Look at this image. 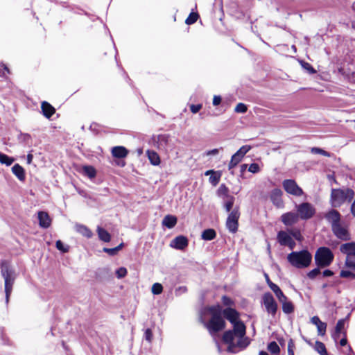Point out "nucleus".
Wrapping results in <instances>:
<instances>
[{
    "instance_id": "obj_5",
    "label": "nucleus",
    "mask_w": 355,
    "mask_h": 355,
    "mask_svg": "<svg viewBox=\"0 0 355 355\" xmlns=\"http://www.w3.org/2000/svg\"><path fill=\"white\" fill-rule=\"evenodd\" d=\"M334 258L333 252L327 247L319 248L314 257L315 264L320 268L329 266L332 263Z\"/></svg>"
},
{
    "instance_id": "obj_62",
    "label": "nucleus",
    "mask_w": 355,
    "mask_h": 355,
    "mask_svg": "<svg viewBox=\"0 0 355 355\" xmlns=\"http://www.w3.org/2000/svg\"><path fill=\"white\" fill-rule=\"evenodd\" d=\"M103 251L104 252H106L110 256H114L116 254V252H115V250L114 248H104L103 249Z\"/></svg>"
},
{
    "instance_id": "obj_18",
    "label": "nucleus",
    "mask_w": 355,
    "mask_h": 355,
    "mask_svg": "<svg viewBox=\"0 0 355 355\" xmlns=\"http://www.w3.org/2000/svg\"><path fill=\"white\" fill-rule=\"evenodd\" d=\"M340 251L347 255V257L355 256V242L343 243L340 247Z\"/></svg>"
},
{
    "instance_id": "obj_2",
    "label": "nucleus",
    "mask_w": 355,
    "mask_h": 355,
    "mask_svg": "<svg viewBox=\"0 0 355 355\" xmlns=\"http://www.w3.org/2000/svg\"><path fill=\"white\" fill-rule=\"evenodd\" d=\"M354 191L350 188L332 189L330 202L333 207H340L345 202H350L354 197Z\"/></svg>"
},
{
    "instance_id": "obj_44",
    "label": "nucleus",
    "mask_w": 355,
    "mask_h": 355,
    "mask_svg": "<svg viewBox=\"0 0 355 355\" xmlns=\"http://www.w3.org/2000/svg\"><path fill=\"white\" fill-rule=\"evenodd\" d=\"M163 291V286L159 283H155L152 286V293L154 295L161 294Z\"/></svg>"
},
{
    "instance_id": "obj_11",
    "label": "nucleus",
    "mask_w": 355,
    "mask_h": 355,
    "mask_svg": "<svg viewBox=\"0 0 355 355\" xmlns=\"http://www.w3.org/2000/svg\"><path fill=\"white\" fill-rule=\"evenodd\" d=\"M284 189L289 194L295 196H301L304 191L297 182L292 179L284 180L282 182Z\"/></svg>"
},
{
    "instance_id": "obj_48",
    "label": "nucleus",
    "mask_w": 355,
    "mask_h": 355,
    "mask_svg": "<svg viewBox=\"0 0 355 355\" xmlns=\"http://www.w3.org/2000/svg\"><path fill=\"white\" fill-rule=\"evenodd\" d=\"M320 273V267H318V268H315L311 270H310L308 273H307V277L309 278V279H314L317 275H318Z\"/></svg>"
},
{
    "instance_id": "obj_14",
    "label": "nucleus",
    "mask_w": 355,
    "mask_h": 355,
    "mask_svg": "<svg viewBox=\"0 0 355 355\" xmlns=\"http://www.w3.org/2000/svg\"><path fill=\"white\" fill-rule=\"evenodd\" d=\"M282 191L278 188L272 189L270 193V200L273 205L278 208L283 207V201L282 199Z\"/></svg>"
},
{
    "instance_id": "obj_59",
    "label": "nucleus",
    "mask_w": 355,
    "mask_h": 355,
    "mask_svg": "<svg viewBox=\"0 0 355 355\" xmlns=\"http://www.w3.org/2000/svg\"><path fill=\"white\" fill-rule=\"evenodd\" d=\"M144 338L145 339L148 341V342H151L152 340V338H153V333H152V331L150 330V329H147L146 331H145V333H144Z\"/></svg>"
},
{
    "instance_id": "obj_15",
    "label": "nucleus",
    "mask_w": 355,
    "mask_h": 355,
    "mask_svg": "<svg viewBox=\"0 0 355 355\" xmlns=\"http://www.w3.org/2000/svg\"><path fill=\"white\" fill-rule=\"evenodd\" d=\"M245 335L240 336L236 331H234V327H233L232 330L225 331L223 335V341L225 344L234 343V337H237L239 340H244V337Z\"/></svg>"
},
{
    "instance_id": "obj_37",
    "label": "nucleus",
    "mask_w": 355,
    "mask_h": 355,
    "mask_svg": "<svg viewBox=\"0 0 355 355\" xmlns=\"http://www.w3.org/2000/svg\"><path fill=\"white\" fill-rule=\"evenodd\" d=\"M220 176H221V175H220V172L215 171L209 177V182L214 186L217 185L218 184V182H220Z\"/></svg>"
},
{
    "instance_id": "obj_33",
    "label": "nucleus",
    "mask_w": 355,
    "mask_h": 355,
    "mask_svg": "<svg viewBox=\"0 0 355 355\" xmlns=\"http://www.w3.org/2000/svg\"><path fill=\"white\" fill-rule=\"evenodd\" d=\"M15 161V159L3 153L0 152V163L6 166H10Z\"/></svg>"
},
{
    "instance_id": "obj_7",
    "label": "nucleus",
    "mask_w": 355,
    "mask_h": 355,
    "mask_svg": "<svg viewBox=\"0 0 355 355\" xmlns=\"http://www.w3.org/2000/svg\"><path fill=\"white\" fill-rule=\"evenodd\" d=\"M299 218L302 220L311 218L315 214V209L309 202H302L295 206Z\"/></svg>"
},
{
    "instance_id": "obj_53",
    "label": "nucleus",
    "mask_w": 355,
    "mask_h": 355,
    "mask_svg": "<svg viewBox=\"0 0 355 355\" xmlns=\"http://www.w3.org/2000/svg\"><path fill=\"white\" fill-rule=\"evenodd\" d=\"M260 167L258 164L257 163H252L250 165L248 168V171L252 173H257L259 172Z\"/></svg>"
},
{
    "instance_id": "obj_40",
    "label": "nucleus",
    "mask_w": 355,
    "mask_h": 355,
    "mask_svg": "<svg viewBox=\"0 0 355 355\" xmlns=\"http://www.w3.org/2000/svg\"><path fill=\"white\" fill-rule=\"evenodd\" d=\"M228 191V188L224 184H222L217 190V194L218 196H224L228 198V196H230Z\"/></svg>"
},
{
    "instance_id": "obj_46",
    "label": "nucleus",
    "mask_w": 355,
    "mask_h": 355,
    "mask_svg": "<svg viewBox=\"0 0 355 355\" xmlns=\"http://www.w3.org/2000/svg\"><path fill=\"white\" fill-rule=\"evenodd\" d=\"M340 277L343 278L355 279V274L349 270H342L340 272Z\"/></svg>"
},
{
    "instance_id": "obj_43",
    "label": "nucleus",
    "mask_w": 355,
    "mask_h": 355,
    "mask_svg": "<svg viewBox=\"0 0 355 355\" xmlns=\"http://www.w3.org/2000/svg\"><path fill=\"white\" fill-rule=\"evenodd\" d=\"M251 149V146L249 145H245L241 146L236 153L238 154L242 158L245 156V155Z\"/></svg>"
},
{
    "instance_id": "obj_34",
    "label": "nucleus",
    "mask_w": 355,
    "mask_h": 355,
    "mask_svg": "<svg viewBox=\"0 0 355 355\" xmlns=\"http://www.w3.org/2000/svg\"><path fill=\"white\" fill-rule=\"evenodd\" d=\"M315 350L320 355H329L324 344L320 341L317 340L315 344Z\"/></svg>"
},
{
    "instance_id": "obj_32",
    "label": "nucleus",
    "mask_w": 355,
    "mask_h": 355,
    "mask_svg": "<svg viewBox=\"0 0 355 355\" xmlns=\"http://www.w3.org/2000/svg\"><path fill=\"white\" fill-rule=\"evenodd\" d=\"M282 311L286 314L292 313L294 311V306L292 302L286 300L282 303Z\"/></svg>"
},
{
    "instance_id": "obj_35",
    "label": "nucleus",
    "mask_w": 355,
    "mask_h": 355,
    "mask_svg": "<svg viewBox=\"0 0 355 355\" xmlns=\"http://www.w3.org/2000/svg\"><path fill=\"white\" fill-rule=\"evenodd\" d=\"M242 159V157H240L238 154L236 153L232 156L231 160L228 165L229 170L232 169L234 168Z\"/></svg>"
},
{
    "instance_id": "obj_42",
    "label": "nucleus",
    "mask_w": 355,
    "mask_h": 355,
    "mask_svg": "<svg viewBox=\"0 0 355 355\" xmlns=\"http://www.w3.org/2000/svg\"><path fill=\"white\" fill-rule=\"evenodd\" d=\"M198 13L191 12L189 15V17L187 18L185 23L188 25L193 24L198 20Z\"/></svg>"
},
{
    "instance_id": "obj_8",
    "label": "nucleus",
    "mask_w": 355,
    "mask_h": 355,
    "mask_svg": "<svg viewBox=\"0 0 355 355\" xmlns=\"http://www.w3.org/2000/svg\"><path fill=\"white\" fill-rule=\"evenodd\" d=\"M239 217L240 212L239 210V207H235L229 214L226 220V227L230 232L235 233L237 232Z\"/></svg>"
},
{
    "instance_id": "obj_24",
    "label": "nucleus",
    "mask_w": 355,
    "mask_h": 355,
    "mask_svg": "<svg viewBox=\"0 0 355 355\" xmlns=\"http://www.w3.org/2000/svg\"><path fill=\"white\" fill-rule=\"evenodd\" d=\"M17 140L20 144L29 146L32 143V137L28 133H24L21 130H19Z\"/></svg>"
},
{
    "instance_id": "obj_52",
    "label": "nucleus",
    "mask_w": 355,
    "mask_h": 355,
    "mask_svg": "<svg viewBox=\"0 0 355 355\" xmlns=\"http://www.w3.org/2000/svg\"><path fill=\"white\" fill-rule=\"evenodd\" d=\"M345 265L346 267L353 269H355V259H353L349 257H346Z\"/></svg>"
},
{
    "instance_id": "obj_26",
    "label": "nucleus",
    "mask_w": 355,
    "mask_h": 355,
    "mask_svg": "<svg viewBox=\"0 0 355 355\" xmlns=\"http://www.w3.org/2000/svg\"><path fill=\"white\" fill-rule=\"evenodd\" d=\"M349 315H348L345 318L339 320L336 325L335 327V334L334 336V338L335 340H336L340 334H343L342 329L345 327V321L349 318Z\"/></svg>"
},
{
    "instance_id": "obj_31",
    "label": "nucleus",
    "mask_w": 355,
    "mask_h": 355,
    "mask_svg": "<svg viewBox=\"0 0 355 355\" xmlns=\"http://www.w3.org/2000/svg\"><path fill=\"white\" fill-rule=\"evenodd\" d=\"M83 173L89 178L92 179L96 175V171L92 166H83Z\"/></svg>"
},
{
    "instance_id": "obj_57",
    "label": "nucleus",
    "mask_w": 355,
    "mask_h": 355,
    "mask_svg": "<svg viewBox=\"0 0 355 355\" xmlns=\"http://www.w3.org/2000/svg\"><path fill=\"white\" fill-rule=\"evenodd\" d=\"M276 297H277L279 302L282 303L285 300H288L287 297L284 294L282 291L277 292V293L275 294Z\"/></svg>"
},
{
    "instance_id": "obj_63",
    "label": "nucleus",
    "mask_w": 355,
    "mask_h": 355,
    "mask_svg": "<svg viewBox=\"0 0 355 355\" xmlns=\"http://www.w3.org/2000/svg\"><path fill=\"white\" fill-rule=\"evenodd\" d=\"M343 338L340 340V345L341 346H345L347 344V333L346 331L343 332Z\"/></svg>"
},
{
    "instance_id": "obj_55",
    "label": "nucleus",
    "mask_w": 355,
    "mask_h": 355,
    "mask_svg": "<svg viewBox=\"0 0 355 355\" xmlns=\"http://www.w3.org/2000/svg\"><path fill=\"white\" fill-rule=\"evenodd\" d=\"M295 344L292 339H290L288 343V355H294Z\"/></svg>"
},
{
    "instance_id": "obj_51",
    "label": "nucleus",
    "mask_w": 355,
    "mask_h": 355,
    "mask_svg": "<svg viewBox=\"0 0 355 355\" xmlns=\"http://www.w3.org/2000/svg\"><path fill=\"white\" fill-rule=\"evenodd\" d=\"M127 274V269L124 267H121L116 270V275L119 279L124 277Z\"/></svg>"
},
{
    "instance_id": "obj_41",
    "label": "nucleus",
    "mask_w": 355,
    "mask_h": 355,
    "mask_svg": "<svg viewBox=\"0 0 355 355\" xmlns=\"http://www.w3.org/2000/svg\"><path fill=\"white\" fill-rule=\"evenodd\" d=\"M288 234L298 241H301L302 240V236L301 235L300 231L297 229L289 230Z\"/></svg>"
},
{
    "instance_id": "obj_60",
    "label": "nucleus",
    "mask_w": 355,
    "mask_h": 355,
    "mask_svg": "<svg viewBox=\"0 0 355 355\" xmlns=\"http://www.w3.org/2000/svg\"><path fill=\"white\" fill-rule=\"evenodd\" d=\"M247 105L242 103H238L236 107L234 108V111H247Z\"/></svg>"
},
{
    "instance_id": "obj_30",
    "label": "nucleus",
    "mask_w": 355,
    "mask_h": 355,
    "mask_svg": "<svg viewBox=\"0 0 355 355\" xmlns=\"http://www.w3.org/2000/svg\"><path fill=\"white\" fill-rule=\"evenodd\" d=\"M97 233L100 240L104 242H109L111 239L110 233L103 227H98Z\"/></svg>"
},
{
    "instance_id": "obj_12",
    "label": "nucleus",
    "mask_w": 355,
    "mask_h": 355,
    "mask_svg": "<svg viewBox=\"0 0 355 355\" xmlns=\"http://www.w3.org/2000/svg\"><path fill=\"white\" fill-rule=\"evenodd\" d=\"M341 217L340 212L334 209H330L324 214V218L330 224L331 229L342 223Z\"/></svg>"
},
{
    "instance_id": "obj_64",
    "label": "nucleus",
    "mask_w": 355,
    "mask_h": 355,
    "mask_svg": "<svg viewBox=\"0 0 355 355\" xmlns=\"http://www.w3.org/2000/svg\"><path fill=\"white\" fill-rule=\"evenodd\" d=\"M221 102V97L220 96H214L213 98V105H218Z\"/></svg>"
},
{
    "instance_id": "obj_6",
    "label": "nucleus",
    "mask_w": 355,
    "mask_h": 355,
    "mask_svg": "<svg viewBox=\"0 0 355 355\" xmlns=\"http://www.w3.org/2000/svg\"><path fill=\"white\" fill-rule=\"evenodd\" d=\"M203 323L211 336H214L216 333L224 329L225 327V322L221 317L220 312H213L209 322Z\"/></svg>"
},
{
    "instance_id": "obj_16",
    "label": "nucleus",
    "mask_w": 355,
    "mask_h": 355,
    "mask_svg": "<svg viewBox=\"0 0 355 355\" xmlns=\"http://www.w3.org/2000/svg\"><path fill=\"white\" fill-rule=\"evenodd\" d=\"M189 241L184 236H176L171 243V246L177 250H184L187 247Z\"/></svg>"
},
{
    "instance_id": "obj_23",
    "label": "nucleus",
    "mask_w": 355,
    "mask_h": 355,
    "mask_svg": "<svg viewBox=\"0 0 355 355\" xmlns=\"http://www.w3.org/2000/svg\"><path fill=\"white\" fill-rule=\"evenodd\" d=\"M12 172L20 181H24L25 180V171L19 164H15L12 167Z\"/></svg>"
},
{
    "instance_id": "obj_19",
    "label": "nucleus",
    "mask_w": 355,
    "mask_h": 355,
    "mask_svg": "<svg viewBox=\"0 0 355 355\" xmlns=\"http://www.w3.org/2000/svg\"><path fill=\"white\" fill-rule=\"evenodd\" d=\"M227 352L231 354H236L238 352L237 347L245 348L248 345L249 342L247 340V338L244 340H239L236 343L227 344Z\"/></svg>"
},
{
    "instance_id": "obj_61",
    "label": "nucleus",
    "mask_w": 355,
    "mask_h": 355,
    "mask_svg": "<svg viewBox=\"0 0 355 355\" xmlns=\"http://www.w3.org/2000/svg\"><path fill=\"white\" fill-rule=\"evenodd\" d=\"M269 287L274 292L275 294L277 293V292L281 291L280 288L275 283L269 284Z\"/></svg>"
},
{
    "instance_id": "obj_45",
    "label": "nucleus",
    "mask_w": 355,
    "mask_h": 355,
    "mask_svg": "<svg viewBox=\"0 0 355 355\" xmlns=\"http://www.w3.org/2000/svg\"><path fill=\"white\" fill-rule=\"evenodd\" d=\"M169 136L167 135H160L158 136V144L159 146H165L167 144Z\"/></svg>"
},
{
    "instance_id": "obj_36",
    "label": "nucleus",
    "mask_w": 355,
    "mask_h": 355,
    "mask_svg": "<svg viewBox=\"0 0 355 355\" xmlns=\"http://www.w3.org/2000/svg\"><path fill=\"white\" fill-rule=\"evenodd\" d=\"M267 348L268 350L274 355L279 354L280 352V348L275 341H272L269 343Z\"/></svg>"
},
{
    "instance_id": "obj_20",
    "label": "nucleus",
    "mask_w": 355,
    "mask_h": 355,
    "mask_svg": "<svg viewBox=\"0 0 355 355\" xmlns=\"http://www.w3.org/2000/svg\"><path fill=\"white\" fill-rule=\"evenodd\" d=\"M311 322L317 327L318 334L319 336H324L326 333L327 324L320 320L319 317L313 316L311 319Z\"/></svg>"
},
{
    "instance_id": "obj_3",
    "label": "nucleus",
    "mask_w": 355,
    "mask_h": 355,
    "mask_svg": "<svg viewBox=\"0 0 355 355\" xmlns=\"http://www.w3.org/2000/svg\"><path fill=\"white\" fill-rule=\"evenodd\" d=\"M1 274L4 279V288L6 293V302L8 303L9 297L12 291V286L15 279V271L11 269L7 261L1 264Z\"/></svg>"
},
{
    "instance_id": "obj_49",
    "label": "nucleus",
    "mask_w": 355,
    "mask_h": 355,
    "mask_svg": "<svg viewBox=\"0 0 355 355\" xmlns=\"http://www.w3.org/2000/svg\"><path fill=\"white\" fill-rule=\"evenodd\" d=\"M41 108L42 111H55V109L46 101L42 103Z\"/></svg>"
},
{
    "instance_id": "obj_58",
    "label": "nucleus",
    "mask_w": 355,
    "mask_h": 355,
    "mask_svg": "<svg viewBox=\"0 0 355 355\" xmlns=\"http://www.w3.org/2000/svg\"><path fill=\"white\" fill-rule=\"evenodd\" d=\"M302 65L303 68L306 69L310 73H314L315 72V70L311 67L310 64L303 62Z\"/></svg>"
},
{
    "instance_id": "obj_10",
    "label": "nucleus",
    "mask_w": 355,
    "mask_h": 355,
    "mask_svg": "<svg viewBox=\"0 0 355 355\" xmlns=\"http://www.w3.org/2000/svg\"><path fill=\"white\" fill-rule=\"evenodd\" d=\"M334 235L338 239L343 241L351 240V234L348 225L341 223L331 229Z\"/></svg>"
},
{
    "instance_id": "obj_39",
    "label": "nucleus",
    "mask_w": 355,
    "mask_h": 355,
    "mask_svg": "<svg viewBox=\"0 0 355 355\" xmlns=\"http://www.w3.org/2000/svg\"><path fill=\"white\" fill-rule=\"evenodd\" d=\"M311 152L313 153V154H320V155H322L324 157H331V154L330 153L320 148H318V147H313L311 148Z\"/></svg>"
},
{
    "instance_id": "obj_25",
    "label": "nucleus",
    "mask_w": 355,
    "mask_h": 355,
    "mask_svg": "<svg viewBox=\"0 0 355 355\" xmlns=\"http://www.w3.org/2000/svg\"><path fill=\"white\" fill-rule=\"evenodd\" d=\"M176 223L177 218L172 215L166 216L162 220V225L169 229L174 227Z\"/></svg>"
},
{
    "instance_id": "obj_1",
    "label": "nucleus",
    "mask_w": 355,
    "mask_h": 355,
    "mask_svg": "<svg viewBox=\"0 0 355 355\" xmlns=\"http://www.w3.org/2000/svg\"><path fill=\"white\" fill-rule=\"evenodd\" d=\"M287 260L296 268H305L311 263L312 254L307 250L293 251L287 255Z\"/></svg>"
},
{
    "instance_id": "obj_47",
    "label": "nucleus",
    "mask_w": 355,
    "mask_h": 355,
    "mask_svg": "<svg viewBox=\"0 0 355 355\" xmlns=\"http://www.w3.org/2000/svg\"><path fill=\"white\" fill-rule=\"evenodd\" d=\"M57 249L62 252H67L69 251V246H64L60 240H58L55 243Z\"/></svg>"
},
{
    "instance_id": "obj_28",
    "label": "nucleus",
    "mask_w": 355,
    "mask_h": 355,
    "mask_svg": "<svg viewBox=\"0 0 355 355\" xmlns=\"http://www.w3.org/2000/svg\"><path fill=\"white\" fill-rule=\"evenodd\" d=\"M216 236V232L214 229H206L201 234L202 239L205 241H211L214 239Z\"/></svg>"
},
{
    "instance_id": "obj_21",
    "label": "nucleus",
    "mask_w": 355,
    "mask_h": 355,
    "mask_svg": "<svg viewBox=\"0 0 355 355\" xmlns=\"http://www.w3.org/2000/svg\"><path fill=\"white\" fill-rule=\"evenodd\" d=\"M112 155L116 158H125L128 155V150L124 146H117L112 148Z\"/></svg>"
},
{
    "instance_id": "obj_54",
    "label": "nucleus",
    "mask_w": 355,
    "mask_h": 355,
    "mask_svg": "<svg viewBox=\"0 0 355 355\" xmlns=\"http://www.w3.org/2000/svg\"><path fill=\"white\" fill-rule=\"evenodd\" d=\"M187 292V288L185 286H179L175 290V294L176 296H180L182 294L186 293Z\"/></svg>"
},
{
    "instance_id": "obj_56",
    "label": "nucleus",
    "mask_w": 355,
    "mask_h": 355,
    "mask_svg": "<svg viewBox=\"0 0 355 355\" xmlns=\"http://www.w3.org/2000/svg\"><path fill=\"white\" fill-rule=\"evenodd\" d=\"M9 69L8 67L4 64L1 63L0 64V76H6L7 73H9Z\"/></svg>"
},
{
    "instance_id": "obj_9",
    "label": "nucleus",
    "mask_w": 355,
    "mask_h": 355,
    "mask_svg": "<svg viewBox=\"0 0 355 355\" xmlns=\"http://www.w3.org/2000/svg\"><path fill=\"white\" fill-rule=\"evenodd\" d=\"M262 302L267 313L272 317L275 316L278 306L272 295L269 292L264 293L262 297Z\"/></svg>"
},
{
    "instance_id": "obj_27",
    "label": "nucleus",
    "mask_w": 355,
    "mask_h": 355,
    "mask_svg": "<svg viewBox=\"0 0 355 355\" xmlns=\"http://www.w3.org/2000/svg\"><path fill=\"white\" fill-rule=\"evenodd\" d=\"M150 162L154 165L157 166L160 164V158L159 155L154 150H148L146 152Z\"/></svg>"
},
{
    "instance_id": "obj_17",
    "label": "nucleus",
    "mask_w": 355,
    "mask_h": 355,
    "mask_svg": "<svg viewBox=\"0 0 355 355\" xmlns=\"http://www.w3.org/2000/svg\"><path fill=\"white\" fill-rule=\"evenodd\" d=\"M39 225L44 229L49 228L51 225V219L49 214L44 211H40L37 213Z\"/></svg>"
},
{
    "instance_id": "obj_50",
    "label": "nucleus",
    "mask_w": 355,
    "mask_h": 355,
    "mask_svg": "<svg viewBox=\"0 0 355 355\" xmlns=\"http://www.w3.org/2000/svg\"><path fill=\"white\" fill-rule=\"evenodd\" d=\"M43 116L47 119L51 121L59 117V114L56 112H41Z\"/></svg>"
},
{
    "instance_id": "obj_29",
    "label": "nucleus",
    "mask_w": 355,
    "mask_h": 355,
    "mask_svg": "<svg viewBox=\"0 0 355 355\" xmlns=\"http://www.w3.org/2000/svg\"><path fill=\"white\" fill-rule=\"evenodd\" d=\"M76 231L87 238H91L93 235L92 232L84 225H76Z\"/></svg>"
},
{
    "instance_id": "obj_38",
    "label": "nucleus",
    "mask_w": 355,
    "mask_h": 355,
    "mask_svg": "<svg viewBox=\"0 0 355 355\" xmlns=\"http://www.w3.org/2000/svg\"><path fill=\"white\" fill-rule=\"evenodd\" d=\"M234 196H228L227 200L224 202L223 207L227 212H231L234 202Z\"/></svg>"
},
{
    "instance_id": "obj_4",
    "label": "nucleus",
    "mask_w": 355,
    "mask_h": 355,
    "mask_svg": "<svg viewBox=\"0 0 355 355\" xmlns=\"http://www.w3.org/2000/svg\"><path fill=\"white\" fill-rule=\"evenodd\" d=\"M224 317L230 321L234 327V331L240 336L245 335L246 327L244 323L239 319V314L236 310L232 308H226L223 311Z\"/></svg>"
},
{
    "instance_id": "obj_22",
    "label": "nucleus",
    "mask_w": 355,
    "mask_h": 355,
    "mask_svg": "<svg viewBox=\"0 0 355 355\" xmlns=\"http://www.w3.org/2000/svg\"><path fill=\"white\" fill-rule=\"evenodd\" d=\"M291 236L286 232L281 230L278 232L277 239L280 245L286 246L288 241H291Z\"/></svg>"
},
{
    "instance_id": "obj_13",
    "label": "nucleus",
    "mask_w": 355,
    "mask_h": 355,
    "mask_svg": "<svg viewBox=\"0 0 355 355\" xmlns=\"http://www.w3.org/2000/svg\"><path fill=\"white\" fill-rule=\"evenodd\" d=\"M299 216L297 213L290 211L282 215L281 220L286 226H291L299 220Z\"/></svg>"
}]
</instances>
